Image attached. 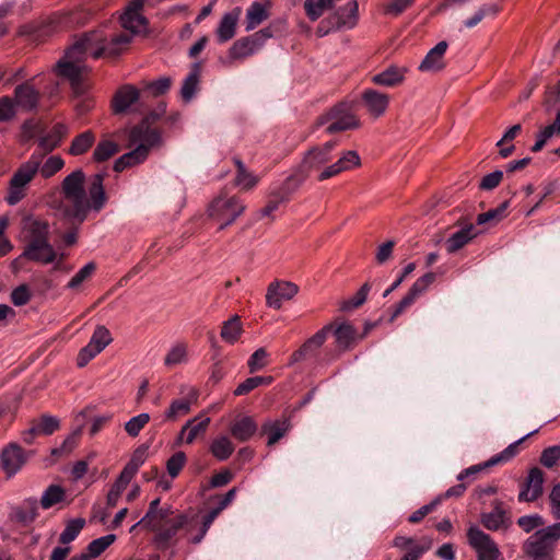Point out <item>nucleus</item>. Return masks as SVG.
Wrapping results in <instances>:
<instances>
[{"instance_id": "obj_60", "label": "nucleus", "mask_w": 560, "mask_h": 560, "mask_svg": "<svg viewBox=\"0 0 560 560\" xmlns=\"http://www.w3.org/2000/svg\"><path fill=\"white\" fill-rule=\"evenodd\" d=\"M268 364V352L265 348H258L248 359L247 366L250 373L262 370Z\"/></svg>"}, {"instance_id": "obj_34", "label": "nucleus", "mask_w": 560, "mask_h": 560, "mask_svg": "<svg viewBox=\"0 0 560 560\" xmlns=\"http://www.w3.org/2000/svg\"><path fill=\"white\" fill-rule=\"evenodd\" d=\"M231 434L240 442H246L254 436L257 424L252 417H242L235 420L230 428Z\"/></svg>"}, {"instance_id": "obj_56", "label": "nucleus", "mask_w": 560, "mask_h": 560, "mask_svg": "<svg viewBox=\"0 0 560 560\" xmlns=\"http://www.w3.org/2000/svg\"><path fill=\"white\" fill-rule=\"evenodd\" d=\"M149 413H140L136 417H132L125 423V431L128 433V435L136 438L139 435L140 431L149 423Z\"/></svg>"}, {"instance_id": "obj_19", "label": "nucleus", "mask_w": 560, "mask_h": 560, "mask_svg": "<svg viewBox=\"0 0 560 560\" xmlns=\"http://www.w3.org/2000/svg\"><path fill=\"white\" fill-rule=\"evenodd\" d=\"M361 159L357 151H345L341 156L332 164L325 167L318 175L317 179L324 182L328 178L337 176L338 174L349 171L353 167L360 166Z\"/></svg>"}, {"instance_id": "obj_12", "label": "nucleus", "mask_w": 560, "mask_h": 560, "mask_svg": "<svg viewBox=\"0 0 560 560\" xmlns=\"http://www.w3.org/2000/svg\"><path fill=\"white\" fill-rule=\"evenodd\" d=\"M133 112H141L144 106V96L140 90L131 84H125L115 93L112 101V108L114 114H124L131 109Z\"/></svg>"}, {"instance_id": "obj_53", "label": "nucleus", "mask_w": 560, "mask_h": 560, "mask_svg": "<svg viewBox=\"0 0 560 560\" xmlns=\"http://www.w3.org/2000/svg\"><path fill=\"white\" fill-rule=\"evenodd\" d=\"M59 428V420L56 417L44 415L33 423V431L38 434L50 435Z\"/></svg>"}, {"instance_id": "obj_10", "label": "nucleus", "mask_w": 560, "mask_h": 560, "mask_svg": "<svg viewBox=\"0 0 560 560\" xmlns=\"http://www.w3.org/2000/svg\"><path fill=\"white\" fill-rule=\"evenodd\" d=\"M112 341L113 337L110 331L104 325H97L92 334L89 343L80 350L77 357L78 366H85L93 358L101 353Z\"/></svg>"}, {"instance_id": "obj_63", "label": "nucleus", "mask_w": 560, "mask_h": 560, "mask_svg": "<svg viewBox=\"0 0 560 560\" xmlns=\"http://www.w3.org/2000/svg\"><path fill=\"white\" fill-rule=\"evenodd\" d=\"M517 525L525 533H530L536 528L542 527L545 525V520L539 514L524 515L517 520Z\"/></svg>"}, {"instance_id": "obj_33", "label": "nucleus", "mask_w": 560, "mask_h": 560, "mask_svg": "<svg viewBox=\"0 0 560 560\" xmlns=\"http://www.w3.org/2000/svg\"><path fill=\"white\" fill-rule=\"evenodd\" d=\"M406 70L397 66H389L382 72L372 77V82L376 85L393 88L400 84L405 79Z\"/></svg>"}, {"instance_id": "obj_46", "label": "nucleus", "mask_w": 560, "mask_h": 560, "mask_svg": "<svg viewBox=\"0 0 560 560\" xmlns=\"http://www.w3.org/2000/svg\"><path fill=\"white\" fill-rule=\"evenodd\" d=\"M290 424L283 421H267L262 424V432L269 434L268 445L276 444L289 430Z\"/></svg>"}, {"instance_id": "obj_29", "label": "nucleus", "mask_w": 560, "mask_h": 560, "mask_svg": "<svg viewBox=\"0 0 560 560\" xmlns=\"http://www.w3.org/2000/svg\"><path fill=\"white\" fill-rule=\"evenodd\" d=\"M362 101L368 112L375 118L381 117L387 109L389 97L373 89H368L362 93Z\"/></svg>"}, {"instance_id": "obj_57", "label": "nucleus", "mask_w": 560, "mask_h": 560, "mask_svg": "<svg viewBox=\"0 0 560 560\" xmlns=\"http://www.w3.org/2000/svg\"><path fill=\"white\" fill-rule=\"evenodd\" d=\"M171 84V78L162 77L155 81L145 83L142 94L144 95L148 92L151 93L153 96L163 95L170 90Z\"/></svg>"}, {"instance_id": "obj_58", "label": "nucleus", "mask_w": 560, "mask_h": 560, "mask_svg": "<svg viewBox=\"0 0 560 560\" xmlns=\"http://www.w3.org/2000/svg\"><path fill=\"white\" fill-rule=\"evenodd\" d=\"M96 270V264L91 261L83 266L68 282L67 288L77 289L79 288L85 280L91 278V276Z\"/></svg>"}, {"instance_id": "obj_35", "label": "nucleus", "mask_w": 560, "mask_h": 560, "mask_svg": "<svg viewBox=\"0 0 560 560\" xmlns=\"http://www.w3.org/2000/svg\"><path fill=\"white\" fill-rule=\"evenodd\" d=\"M173 514L174 511L171 506L167 505L160 508V498H156L150 502L145 515L138 522V524H143V527L148 528L152 524L166 520Z\"/></svg>"}, {"instance_id": "obj_24", "label": "nucleus", "mask_w": 560, "mask_h": 560, "mask_svg": "<svg viewBox=\"0 0 560 560\" xmlns=\"http://www.w3.org/2000/svg\"><path fill=\"white\" fill-rule=\"evenodd\" d=\"M40 93L28 81L21 83L14 89V102L16 106L25 112H33L37 108Z\"/></svg>"}, {"instance_id": "obj_41", "label": "nucleus", "mask_w": 560, "mask_h": 560, "mask_svg": "<svg viewBox=\"0 0 560 560\" xmlns=\"http://www.w3.org/2000/svg\"><path fill=\"white\" fill-rule=\"evenodd\" d=\"M234 161L237 168L234 179L235 185L244 190L254 188L258 184L259 177L249 172L241 160L235 159Z\"/></svg>"}, {"instance_id": "obj_16", "label": "nucleus", "mask_w": 560, "mask_h": 560, "mask_svg": "<svg viewBox=\"0 0 560 560\" xmlns=\"http://www.w3.org/2000/svg\"><path fill=\"white\" fill-rule=\"evenodd\" d=\"M435 273L428 272L417 279V281L411 285L407 294L397 303L394 307L392 316L389 318L390 322H394L400 314L404 313L406 308L411 306L415 301L424 293L428 288L435 281Z\"/></svg>"}, {"instance_id": "obj_61", "label": "nucleus", "mask_w": 560, "mask_h": 560, "mask_svg": "<svg viewBox=\"0 0 560 560\" xmlns=\"http://www.w3.org/2000/svg\"><path fill=\"white\" fill-rule=\"evenodd\" d=\"M187 462L184 452H176L166 462V470L171 478H176Z\"/></svg>"}, {"instance_id": "obj_25", "label": "nucleus", "mask_w": 560, "mask_h": 560, "mask_svg": "<svg viewBox=\"0 0 560 560\" xmlns=\"http://www.w3.org/2000/svg\"><path fill=\"white\" fill-rule=\"evenodd\" d=\"M447 47L448 45L445 40L438 43L428 51L418 69L422 72H438L443 70L445 68L444 55Z\"/></svg>"}, {"instance_id": "obj_44", "label": "nucleus", "mask_w": 560, "mask_h": 560, "mask_svg": "<svg viewBox=\"0 0 560 560\" xmlns=\"http://www.w3.org/2000/svg\"><path fill=\"white\" fill-rule=\"evenodd\" d=\"M95 141V135L91 130H86L78 135L69 148L71 155L78 156L86 153Z\"/></svg>"}, {"instance_id": "obj_39", "label": "nucleus", "mask_w": 560, "mask_h": 560, "mask_svg": "<svg viewBox=\"0 0 560 560\" xmlns=\"http://www.w3.org/2000/svg\"><path fill=\"white\" fill-rule=\"evenodd\" d=\"M200 69H201L200 62H195L191 67L189 74L185 78V80L183 82V85L180 89V95L185 102L191 101V98L194 97V95L197 92Z\"/></svg>"}, {"instance_id": "obj_64", "label": "nucleus", "mask_w": 560, "mask_h": 560, "mask_svg": "<svg viewBox=\"0 0 560 560\" xmlns=\"http://www.w3.org/2000/svg\"><path fill=\"white\" fill-rule=\"evenodd\" d=\"M63 160L58 155L47 159L44 165L38 170L44 178H49L63 167Z\"/></svg>"}, {"instance_id": "obj_3", "label": "nucleus", "mask_w": 560, "mask_h": 560, "mask_svg": "<svg viewBox=\"0 0 560 560\" xmlns=\"http://www.w3.org/2000/svg\"><path fill=\"white\" fill-rule=\"evenodd\" d=\"M92 37V35H85L73 44L54 68L58 78L70 83L75 97L83 96L86 91L84 84L86 67L82 63L81 56L85 54L91 55Z\"/></svg>"}, {"instance_id": "obj_48", "label": "nucleus", "mask_w": 560, "mask_h": 560, "mask_svg": "<svg viewBox=\"0 0 560 560\" xmlns=\"http://www.w3.org/2000/svg\"><path fill=\"white\" fill-rule=\"evenodd\" d=\"M256 52L257 51L256 49H254V47H252V43H249V39H247V37H242L234 42V44L230 48L229 58L230 61L245 59Z\"/></svg>"}, {"instance_id": "obj_51", "label": "nucleus", "mask_w": 560, "mask_h": 560, "mask_svg": "<svg viewBox=\"0 0 560 560\" xmlns=\"http://www.w3.org/2000/svg\"><path fill=\"white\" fill-rule=\"evenodd\" d=\"M116 540V535L108 534L92 540L86 547V555L90 559L98 557L102 552H104L114 541Z\"/></svg>"}, {"instance_id": "obj_2", "label": "nucleus", "mask_w": 560, "mask_h": 560, "mask_svg": "<svg viewBox=\"0 0 560 560\" xmlns=\"http://www.w3.org/2000/svg\"><path fill=\"white\" fill-rule=\"evenodd\" d=\"M22 236L25 246L21 255L32 261L40 264L54 262L57 253L49 243V224L47 221L26 217L22 221Z\"/></svg>"}, {"instance_id": "obj_20", "label": "nucleus", "mask_w": 560, "mask_h": 560, "mask_svg": "<svg viewBox=\"0 0 560 560\" xmlns=\"http://www.w3.org/2000/svg\"><path fill=\"white\" fill-rule=\"evenodd\" d=\"M359 19V5L357 0H351L343 7L339 8L332 15L328 18V23L336 30L353 28Z\"/></svg>"}, {"instance_id": "obj_32", "label": "nucleus", "mask_w": 560, "mask_h": 560, "mask_svg": "<svg viewBox=\"0 0 560 560\" xmlns=\"http://www.w3.org/2000/svg\"><path fill=\"white\" fill-rule=\"evenodd\" d=\"M38 501L35 498H27L13 510V517L16 522L28 525L38 516Z\"/></svg>"}, {"instance_id": "obj_40", "label": "nucleus", "mask_w": 560, "mask_h": 560, "mask_svg": "<svg viewBox=\"0 0 560 560\" xmlns=\"http://www.w3.org/2000/svg\"><path fill=\"white\" fill-rule=\"evenodd\" d=\"M269 18L268 8L260 2H254L246 12V31L256 28Z\"/></svg>"}, {"instance_id": "obj_37", "label": "nucleus", "mask_w": 560, "mask_h": 560, "mask_svg": "<svg viewBox=\"0 0 560 560\" xmlns=\"http://www.w3.org/2000/svg\"><path fill=\"white\" fill-rule=\"evenodd\" d=\"M67 132L68 127L65 124H56L49 133L39 139L38 147L42 150L39 155L42 156L43 154L51 152L55 148H57Z\"/></svg>"}, {"instance_id": "obj_59", "label": "nucleus", "mask_w": 560, "mask_h": 560, "mask_svg": "<svg viewBox=\"0 0 560 560\" xmlns=\"http://www.w3.org/2000/svg\"><path fill=\"white\" fill-rule=\"evenodd\" d=\"M79 434V431H75L67 436L60 446L51 450V456L63 457L69 455L78 445Z\"/></svg>"}, {"instance_id": "obj_7", "label": "nucleus", "mask_w": 560, "mask_h": 560, "mask_svg": "<svg viewBox=\"0 0 560 560\" xmlns=\"http://www.w3.org/2000/svg\"><path fill=\"white\" fill-rule=\"evenodd\" d=\"M246 209L245 203L235 196H219L208 207L210 219L219 223V230L231 225Z\"/></svg>"}, {"instance_id": "obj_11", "label": "nucleus", "mask_w": 560, "mask_h": 560, "mask_svg": "<svg viewBox=\"0 0 560 560\" xmlns=\"http://www.w3.org/2000/svg\"><path fill=\"white\" fill-rule=\"evenodd\" d=\"M468 542L477 552L478 560H499L501 552L494 540L477 526L467 532Z\"/></svg>"}, {"instance_id": "obj_13", "label": "nucleus", "mask_w": 560, "mask_h": 560, "mask_svg": "<svg viewBox=\"0 0 560 560\" xmlns=\"http://www.w3.org/2000/svg\"><path fill=\"white\" fill-rule=\"evenodd\" d=\"M332 327V324H327L312 337L306 339L302 346L291 354L289 364L292 365L298 362L315 358L318 354L320 347L325 343L328 335L331 332Z\"/></svg>"}, {"instance_id": "obj_30", "label": "nucleus", "mask_w": 560, "mask_h": 560, "mask_svg": "<svg viewBox=\"0 0 560 560\" xmlns=\"http://www.w3.org/2000/svg\"><path fill=\"white\" fill-rule=\"evenodd\" d=\"M242 14V9L235 7L232 11L226 12L217 28V37L219 43H225L232 39L236 33V25Z\"/></svg>"}, {"instance_id": "obj_52", "label": "nucleus", "mask_w": 560, "mask_h": 560, "mask_svg": "<svg viewBox=\"0 0 560 560\" xmlns=\"http://www.w3.org/2000/svg\"><path fill=\"white\" fill-rule=\"evenodd\" d=\"M119 147L110 140H103L97 143L93 152V160L95 162H104L118 153Z\"/></svg>"}, {"instance_id": "obj_9", "label": "nucleus", "mask_w": 560, "mask_h": 560, "mask_svg": "<svg viewBox=\"0 0 560 560\" xmlns=\"http://www.w3.org/2000/svg\"><path fill=\"white\" fill-rule=\"evenodd\" d=\"M155 145L154 133H151L148 138L140 136L135 139L132 138V129H130L127 147L133 149L116 160L114 163V171L119 173L127 167L142 163L148 158L150 150Z\"/></svg>"}, {"instance_id": "obj_55", "label": "nucleus", "mask_w": 560, "mask_h": 560, "mask_svg": "<svg viewBox=\"0 0 560 560\" xmlns=\"http://www.w3.org/2000/svg\"><path fill=\"white\" fill-rule=\"evenodd\" d=\"M509 207V201L502 202L498 208L491 209L485 213H480L477 217V224L482 225L489 222H499L501 221L506 214V209Z\"/></svg>"}, {"instance_id": "obj_17", "label": "nucleus", "mask_w": 560, "mask_h": 560, "mask_svg": "<svg viewBox=\"0 0 560 560\" xmlns=\"http://www.w3.org/2000/svg\"><path fill=\"white\" fill-rule=\"evenodd\" d=\"M299 292V287L289 281H273L267 288V306L279 310L283 302L293 299Z\"/></svg>"}, {"instance_id": "obj_31", "label": "nucleus", "mask_w": 560, "mask_h": 560, "mask_svg": "<svg viewBox=\"0 0 560 560\" xmlns=\"http://www.w3.org/2000/svg\"><path fill=\"white\" fill-rule=\"evenodd\" d=\"M306 178L307 174H305L304 172H302L300 167H298L294 173L288 176L281 184L273 185L271 189H273L289 202L291 196L295 191H298V189L302 186Z\"/></svg>"}, {"instance_id": "obj_36", "label": "nucleus", "mask_w": 560, "mask_h": 560, "mask_svg": "<svg viewBox=\"0 0 560 560\" xmlns=\"http://www.w3.org/2000/svg\"><path fill=\"white\" fill-rule=\"evenodd\" d=\"M474 224L469 223L452 234L446 241V249L453 254L463 248L469 241L477 236Z\"/></svg>"}, {"instance_id": "obj_54", "label": "nucleus", "mask_w": 560, "mask_h": 560, "mask_svg": "<svg viewBox=\"0 0 560 560\" xmlns=\"http://www.w3.org/2000/svg\"><path fill=\"white\" fill-rule=\"evenodd\" d=\"M287 202L288 201L284 198L270 188L267 203L258 211V214L260 218L271 217V214L277 211L281 205Z\"/></svg>"}, {"instance_id": "obj_62", "label": "nucleus", "mask_w": 560, "mask_h": 560, "mask_svg": "<svg viewBox=\"0 0 560 560\" xmlns=\"http://www.w3.org/2000/svg\"><path fill=\"white\" fill-rule=\"evenodd\" d=\"M187 359V349L186 346L183 343H177L174 347L171 348L168 353L166 354L164 359V364L167 366H173L176 364H179L182 362H185Z\"/></svg>"}, {"instance_id": "obj_43", "label": "nucleus", "mask_w": 560, "mask_h": 560, "mask_svg": "<svg viewBox=\"0 0 560 560\" xmlns=\"http://www.w3.org/2000/svg\"><path fill=\"white\" fill-rule=\"evenodd\" d=\"M235 447L232 443V441L225 436L221 435L217 439H214L210 445V452L211 454L218 459V460H226L234 452Z\"/></svg>"}, {"instance_id": "obj_1", "label": "nucleus", "mask_w": 560, "mask_h": 560, "mask_svg": "<svg viewBox=\"0 0 560 560\" xmlns=\"http://www.w3.org/2000/svg\"><path fill=\"white\" fill-rule=\"evenodd\" d=\"M103 182L102 173L94 174L89 182L88 197L84 188L85 174L82 170H75L66 176L61 183L62 197L57 208L61 217L80 225L86 220L90 210L100 212L107 201Z\"/></svg>"}, {"instance_id": "obj_14", "label": "nucleus", "mask_w": 560, "mask_h": 560, "mask_svg": "<svg viewBox=\"0 0 560 560\" xmlns=\"http://www.w3.org/2000/svg\"><path fill=\"white\" fill-rule=\"evenodd\" d=\"M337 141L330 140L323 145L310 149L300 164L302 172L307 174V177L313 171H318L323 165L330 162L331 152L336 148Z\"/></svg>"}, {"instance_id": "obj_22", "label": "nucleus", "mask_w": 560, "mask_h": 560, "mask_svg": "<svg viewBox=\"0 0 560 560\" xmlns=\"http://www.w3.org/2000/svg\"><path fill=\"white\" fill-rule=\"evenodd\" d=\"M90 35L93 36L91 56L95 59L100 58L104 52L116 55L119 52L118 46L127 45L131 42V36L125 33L113 36L109 42L98 39L95 34L91 33Z\"/></svg>"}, {"instance_id": "obj_5", "label": "nucleus", "mask_w": 560, "mask_h": 560, "mask_svg": "<svg viewBox=\"0 0 560 560\" xmlns=\"http://www.w3.org/2000/svg\"><path fill=\"white\" fill-rule=\"evenodd\" d=\"M39 166L40 155L33 154L28 161L21 164L14 172L9 182L8 194L4 197L8 205L15 206L26 197L27 185L38 173Z\"/></svg>"}, {"instance_id": "obj_6", "label": "nucleus", "mask_w": 560, "mask_h": 560, "mask_svg": "<svg viewBox=\"0 0 560 560\" xmlns=\"http://www.w3.org/2000/svg\"><path fill=\"white\" fill-rule=\"evenodd\" d=\"M155 533L154 542L161 550H166L176 544L179 530H189L188 516L184 513L173 514L166 520L156 522L148 527Z\"/></svg>"}, {"instance_id": "obj_26", "label": "nucleus", "mask_w": 560, "mask_h": 560, "mask_svg": "<svg viewBox=\"0 0 560 560\" xmlns=\"http://www.w3.org/2000/svg\"><path fill=\"white\" fill-rule=\"evenodd\" d=\"M210 418L203 417L202 413L196 416L195 418L188 420L182 428L178 434V442L185 441L187 444L194 443L199 434H202L207 431L210 424Z\"/></svg>"}, {"instance_id": "obj_18", "label": "nucleus", "mask_w": 560, "mask_h": 560, "mask_svg": "<svg viewBox=\"0 0 560 560\" xmlns=\"http://www.w3.org/2000/svg\"><path fill=\"white\" fill-rule=\"evenodd\" d=\"M26 459L27 456L23 448L16 443H11L1 452V468L8 477H12L22 468Z\"/></svg>"}, {"instance_id": "obj_4", "label": "nucleus", "mask_w": 560, "mask_h": 560, "mask_svg": "<svg viewBox=\"0 0 560 560\" xmlns=\"http://www.w3.org/2000/svg\"><path fill=\"white\" fill-rule=\"evenodd\" d=\"M560 540V522L537 529L522 546L530 560H555V550Z\"/></svg>"}, {"instance_id": "obj_28", "label": "nucleus", "mask_w": 560, "mask_h": 560, "mask_svg": "<svg viewBox=\"0 0 560 560\" xmlns=\"http://www.w3.org/2000/svg\"><path fill=\"white\" fill-rule=\"evenodd\" d=\"M198 390L190 387L186 394V397L175 399L171 402L168 409L165 411V419L168 421H175L179 417H183L190 412L191 405L198 399Z\"/></svg>"}, {"instance_id": "obj_50", "label": "nucleus", "mask_w": 560, "mask_h": 560, "mask_svg": "<svg viewBox=\"0 0 560 560\" xmlns=\"http://www.w3.org/2000/svg\"><path fill=\"white\" fill-rule=\"evenodd\" d=\"M370 290H371V283L370 282L363 283V285L359 289V291L354 294L353 298L345 300L340 303V311L350 312V311L363 305L366 301Z\"/></svg>"}, {"instance_id": "obj_8", "label": "nucleus", "mask_w": 560, "mask_h": 560, "mask_svg": "<svg viewBox=\"0 0 560 560\" xmlns=\"http://www.w3.org/2000/svg\"><path fill=\"white\" fill-rule=\"evenodd\" d=\"M328 124L326 132L331 135L339 131L355 129L360 126V120L353 114L348 103H339L331 107L326 114L318 117L316 125Z\"/></svg>"}, {"instance_id": "obj_45", "label": "nucleus", "mask_w": 560, "mask_h": 560, "mask_svg": "<svg viewBox=\"0 0 560 560\" xmlns=\"http://www.w3.org/2000/svg\"><path fill=\"white\" fill-rule=\"evenodd\" d=\"M66 498L65 489L59 485H50L43 493L39 505L44 510H48L54 505L62 502Z\"/></svg>"}, {"instance_id": "obj_23", "label": "nucleus", "mask_w": 560, "mask_h": 560, "mask_svg": "<svg viewBox=\"0 0 560 560\" xmlns=\"http://www.w3.org/2000/svg\"><path fill=\"white\" fill-rule=\"evenodd\" d=\"M544 472L541 469L535 467L528 472L526 482L518 493V501L533 502L537 500L542 493Z\"/></svg>"}, {"instance_id": "obj_21", "label": "nucleus", "mask_w": 560, "mask_h": 560, "mask_svg": "<svg viewBox=\"0 0 560 560\" xmlns=\"http://www.w3.org/2000/svg\"><path fill=\"white\" fill-rule=\"evenodd\" d=\"M166 112V105L164 103H160L158 107L150 112L143 119L132 129V138H138L140 136L148 138L151 133L155 136V144L159 145L161 142V133L158 129L152 128L151 126L159 120Z\"/></svg>"}, {"instance_id": "obj_38", "label": "nucleus", "mask_w": 560, "mask_h": 560, "mask_svg": "<svg viewBox=\"0 0 560 560\" xmlns=\"http://www.w3.org/2000/svg\"><path fill=\"white\" fill-rule=\"evenodd\" d=\"M331 332H334L336 347L340 352L349 350L355 340L357 330L349 323H342L336 328L332 327Z\"/></svg>"}, {"instance_id": "obj_42", "label": "nucleus", "mask_w": 560, "mask_h": 560, "mask_svg": "<svg viewBox=\"0 0 560 560\" xmlns=\"http://www.w3.org/2000/svg\"><path fill=\"white\" fill-rule=\"evenodd\" d=\"M538 430H534L526 434L525 436L521 438L520 440L515 441L514 443L510 444L501 453L489 458L486 462V466H495L498 464L509 462L518 453V445L522 444L527 438L536 434Z\"/></svg>"}, {"instance_id": "obj_47", "label": "nucleus", "mask_w": 560, "mask_h": 560, "mask_svg": "<svg viewBox=\"0 0 560 560\" xmlns=\"http://www.w3.org/2000/svg\"><path fill=\"white\" fill-rule=\"evenodd\" d=\"M242 334L241 318L235 315L229 320L223 323L221 329V338L229 343H234L238 340Z\"/></svg>"}, {"instance_id": "obj_15", "label": "nucleus", "mask_w": 560, "mask_h": 560, "mask_svg": "<svg viewBox=\"0 0 560 560\" xmlns=\"http://www.w3.org/2000/svg\"><path fill=\"white\" fill-rule=\"evenodd\" d=\"M145 0H131L120 15L121 26L133 35L145 31L148 20L140 12L144 7Z\"/></svg>"}, {"instance_id": "obj_27", "label": "nucleus", "mask_w": 560, "mask_h": 560, "mask_svg": "<svg viewBox=\"0 0 560 560\" xmlns=\"http://www.w3.org/2000/svg\"><path fill=\"white\" fill-rule=\"evenodd\" d=\"M480 521L489 530H499L500 528H508L511 525V520L506 515L503 503L500 501H494L492 511L482 513Z\"/></svg>"}, {"instance_id": "obj_49", "label": "nucleus", "mask_w": 560, "mask_h": 560, "mask_svg": "<svg viewBox=\"0 0 560 560\" xmlns=\"http://www.w3.org/2000/svg\"><path fill=\"white\" fill-rule=\"evenodd\" d=\"M85 525V521L83 518H72L70 520L62 533L59 536V542L62 545H68L73 541Z\"/></svg>"}]
</instances>
